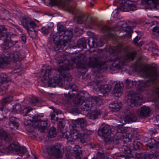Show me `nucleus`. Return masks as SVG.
<instances>
[{"label":"nucleus","instance_id":"32","mask_svg":"<svg viewBox=\"0 0 159 159\" xmlns=\"http://www.w3.org/2000/svg\"><path fill=\"white\" fill-rule=\"evenodd\" d=\"M78 133L77 131L71 132L67 137V139L71 141H74L78 139Z\"/></svg>","mask_w":159,"mask_h":159},{"label":"nucleus","instance_id":"31","mask_svg":"<svg viewBox=\"0 0 159 159\" xmlns=\"http://www.w3.org/2000/svg\"><path fill=\"white\" fill-rule=\"evenodd\" d=\"M97 39L94 38L93 39V41L91 42H90L89 40L88 41V43L89 47L90 48H96L98 46H101L102 45H99V43L97 42Z\"/></svg>","mask_w":159,"mask_h":159},{"label":"nucleus","instance_id":"10","mask_svg":"<svg viewBox=\"0 0 159 159\" xmlns=\"http://www.w3.org/2000/svg\"><path fill=\"white\" fill-rule=\"evenodd\" d=\"M134 27V25L132 26H127L126 23L122 21H120L118 23L116 27L113 29L114 30H118L122 29V30L126 32L127 33V35L129 38H131V33L132 32L131 27Z\"/></svg>","mask_w":159,"mask_h":159},{"label":"nucleus","instance_id":"34","mask_svg":"<svg viewBox=\"0 0 159 159\" xmlns=\"http://www.w3.org/2000/svg\"><path fill=\"white\" fill-rule=\"evenodd\" d=\"M78 133V135H77L78 136V139H79L80 141V142L82 143H84L85 142V141L84 140V139L87 137L86 134L83 132H79L78 131H77Z\"/></svg>","mask_w":159,"mask_h":159},{"label":"nucleus","instance_id":"25","mask_svg":"<svg viewBox=\"0 0 159 159\" xmlns=\"http://www.w3.org/2000/svg\"><path fill=\"white\" fill-rule=\"evenodd\" d=\"M0 138L7 142H9L12 140L10 135L2 129H0Z\"/></svg>","mask_w":159,"mask_h":159},{"label":"nucleus","instance_id":"27","mask_svg":"<svg viewBox=\"0 0 159 159\" xmlns=\"http://www.w3.org/2000/svg\"><path fill=\"white\" fill-rule=\"evenodd\" d=\"M101 113L100 110H96L93 111L92 113H88L87 116L89 119H96L99 118Z\"/></svg>","mask_w":159,"mask_h":159},{"label":"nucleus","instance_id":"1","mask_svg":"<svg viewBox=\"0 0 159 159\" xmlns=\"http://www.w3.org/2000/svg\"><path fill=\"white\" fill-rule=\"evenodd\" d=\"M57 64L58 67L60 68L61 75L64 80L60 76H54L49 80L48 76L51 74L52 69L50 66H48L45 68V69L42 70L41 74V80L44 84V86L55 87L56 86H58L62 87L65 85V80L68 82H70L72 80L70 75L66 71L70 70L71 67L69 61L66 60L63 61L61 59H59L57 61Z\"/></svg>","mask_w":159,"mask_h":159},{"label":"nucleus","instance_id":"6","mask_svg":"<svg viewBox=\"0 0 159 159\" xmlns=\"http://www.w3.org/2000/svg\"><path fill=\"white\" fill-rule=\"evenodd\" d=\"M120 3L122 6L121 9L124 11H134L136 9V2L129 0H122Z\"/></svg>","mask_w":159,"mask_h":159},{"label":"nucleus","instance_id":"23","mask_svg":"<svg viewBox=\"0 0 159 159\" xmlns=\"http://www.w3.org/2000/svg\"><path fill=\"white\" fill-rule=\"evenodd\" d=\"M9 60H12L14 61H20L22 60L24 57V56L20 54L17 52H11L9 55Z\"/></svg>","mask_w":159,"mask_h":159},{"label":"nucleus","instance_id":"47","mask_svg":"<svg viewBox=\"0 0 159 159\" xmlns=\"http://www.w3.org/2000/svg\"><path fill=\"white\" fill-rule=\"evenodd\" d=\"M75 157L76 159H80L82 157V151L81 148H79L76 152H75Z\"/></svg>","mask_w":159,"mask_h":159},{"label":"nucleus","instance_id":"28","mask_svg":"<svg viewBox=\"0 0 159 159\" xmlns=\"http://www.w3.org/2000/svg\"><path fill=\"white\" fill-rule=\"evenodd\" d=\"M72 122L76 126L83 128L87 126L86 120H72Z\"/></svg>","mask_w":159,"mask_h":159},{"label":"nucleus","instance_id":"59","mask_svg":"<svg viewBox=\"0 0 159 159\" xmlns=\"http://www.w3.org/2000/svg\"><path fill=\"white\" fill-rule=\"evenodd\" d=\"M140 35H138L134 39L133 42L135 45H136L138 43L137 42L140 40Z\"/></svg>","mask_w":159,"mask_h":159},{"label":"nucleus","instance_id":"16","mask_svg":"<svg viewBox=\"0 0 159 159\" xmlns=\"http://www.w3.org/2000/svg\"><path fill=\"white\" fill-rule=\"evenodd\" d=\"M144 1L147 6L146 9H158L159 7V0H141Z\"/></svg>","mask_w":159,"mask_h":159},{"label":"nucleus","instance_id":"21","mask_svg":"<svg viewBox=\"0 0 159 159\" xmlns=\"http://www.w3.org/2000/svg\"><path fill=\"white\" fill-rule=\"evenodd\" d=\"M40 120H25L24 123L25 125H29L35 129H39Z\"/></svg>","mask_w":159,"mask_h":159},{"label":"nucleus","instance_id":"43","mask_svg":"<svg viewBox=\"0 0 159 159\" xmlns=\"http://www.w3.org/2000/svg\"><path fill=\"white\" fill-rule=\"evenodd\" d=\"M13 99V97L11 96H8L4 98L2 100V102L3 103H7L11 102Z\"/></svg>","mask_w":159,"mask_h":159},{"label":"nucleus","instance_id":"3","mask_svg":"<svg viewBox=\"0 0 159 159\" xmlns=\"http://www.w3.org/2000/svg\"><path fill=\"white\" fill-rule=\"evenodd\" d=\"M84 97H81L79 93H77L74 102L75 104L81 106V108L85 111L90 109L95 104L99 105L102 102V100L96 97H90L86 102H84Z\"/></svg>","mask_w":159,"mask_h":159},{"label":"nucleus","instance_id":"15","mask_svg":"<svg viewBox=\"0 0 159 159\" xmlns=\"http://www.w3.org/2000/svg\"><path fill=\"white\" fill-rule=\"evenodd\" d=\"M22 24L28 30L31 31L36 27L35 23L30 19L26 18H23L22 21Z\"/></svg>","mask_w":159,"mask_h":159},{"label":"nucleus","instance_id":"26","mask_svg":"<svg viewBox=\"0 0 159 159\" xmlns=\"http://www.w3.org/2000/svg\"><path fill=\"white\" fill-rule=\"evenodd\" d=\"M85 56L82 54H79L76 56L73 57L71 58V61L74 63L77 64L82 63L83 61H84Z\"/></svg>","mask_w":159,"mask_h":159},{"label":"nucleus","instance_id":"64","mask_svg":"<svg viewBox=\"0 0 159 159\" xmlns=\"http://www.w3.org/2000/svg\"><path fill=\"white\" fill-rule=\"evenodd\" d=\"M130 120H120V122H122V124L121 125L122 126H123L124 124H125L127 123H129Z\"/></svg>","mask_w":159,"mask_h":159},{"label":"nucleus","instance_id":"41","mask_svg":"<svg viewBox=\"0 0 159 159\" xmlns=\"http://www.w3.org/2000/svg\"><path fill=\"white\" fill-rule=\"evenodd\" d=\"M65 125V122L64 120L59 121L57 124V127L58 129L60 130L61 132H63L62 130L63 129Z\"/></svg>","mask_w":159,"mask_h":159},{"label":"nucleus","instance_id":"14","mask_svg":"<svg viewBox=\"0 0 159 159\" xmlns=\"http://www.w3.org/2000/svg\"><path fill=\"white\" fill-rule=\"evenodd\" d=\"M135 54L136 53L135 51L132 52H127L124 57L119 58V62L122 65H124L125 62L133 60L135 56ZM118 60V58L115 61H116Z\"/></svg>","mask_w":159,"mask_h":159},{"label":"nucleus","instance_id":"2","mask_svg":"<svg viewBox=\"0 0 159 159\" xmlns=\"http://www.w3.org/2000/svg\"><path fill=\"white\" fill-rule=\"evenodd\" d=\"M133 69L135 71L143 73L147 77L149 78L152 80L157 79L159 76V72L157 73V69L154 66H144L140 61V59H138L136 61Z\"/></svg>","mask_w":159,"mask_h":159},{"label":"nucleus","instance_id":"52","mask_svg":"<svg viewBox=\"0 0 159 159\" xmlns=\"http://www.w3.org/2000/svg\"><path fill=\"white\" fill-rule=\"evenodd\" d=\"M132 133L133 138L137 140H138L140 138V135L137 131L135 130H133Z\"/></svg>","mask_w":159,"mask_h":159},{"label":"nucleus","instance_id":"13","mask_svg":"<svg viewBox=\"0 0 159 159\" xmlns=\"http://www.w3.org/2000/svg\"><path fill=\"white\" fill-rule=\"evenodd\" d=\"M7 149L9 152H15L20 154H24L27 151L26 148L24 147L20 146L13 143L10 144L7 147Z\"/></svg>","mask_w":159,"mask_h":159},{"label":"nucleus","instance_id":"35","mask_svg":"<svg viewBox=\"0 0 159 159\" xmlns=\"http://www.w3.org/2000/svg\"><path fill=\"white\" fill-rule=\"evenodd\" d=\"M48 123L47 120H40L39 129L43 131L48 126Z\"/></svg>","mask_w":159,"mask_h":159},{"label":"nucleus","instance_id":"38","mask_svg":"<svg viewBox=\"0 0 159 159\" xmlns=\"http://www.w3.org/2000/svg\"><path fill=\"white\" fill-rule=\"evenodd\" d=\"M156 141L153 139L151 138L149 140L148 143L146 144V146L148 147L150 149H152L155 146Z\"/></svg>","mask_w":159,"mask_h":159},{"label":"nucleus","instance_id":"54","mask_svg":"<svg viewBox=\"0 0 159 159\" xmlns=\"http://www.w3.org/2000/svg\"><path fill=\"white\" fill-rule=\"evenodd\" d=\"M32 110V108L30 107L25 108L23 111V115L24 116H27V114Z\"/></svg>","mask_w":159,"mask_h":159},{"label":"nucleus","instance_id":"17","mask_svg":"<svg viewBox=\"0 0 159 159\" xmlns=\"http://www.w3.org/2000/svg\"><path fill=\"white\" fill-rule=\"evenodd\" d=\"M115 86L112 91V93L116 96L119 97L122 93V87L123 84L122 83L114 82V83Z\"/></svg>","mask_w":159,"mask_h":159},{"label":"nucleus","instance_id":"36","mask_svg":"<svg viewBox=\"0 0 159 159\" xmlns=\"http://www.w3.org/2000/svg\"><path fill=\"white\" fill-rule=\"evenodd\" d=\"M121 151L126 155L129 156L131 155V151L130 148L125 145L123 146L121 148Z\"/></svg>","mask_w":159,"mask_h":159},{"label":"nucleus","instance_id":"12","mask_svg":"<svg viewBox=\"0 0 159 159\" xmlns=\"http://www.w3.org/2000/svg\"><path fill=\"white\" fill-rule=\"evenodd\" d=\"M142 99L143 97L141 96L138 95L134 92H130L128 93V101L130 103L132 106H135L137 102Z\"/></svg>","mask_w":159,"mask_h":159},{"label":"nucleus","instance_id":"18","mask_svg":"<svg viewBox=\"0 0 159 159\" xmlns=\"http://www.w3.org/2000/svg\"><path fill=\"white\" fill-rule=\"evenodd\" d=\"M120 136L117 135V133L115 135L111 134L108 138L105 139V142L107 143H111L117 144L119 143Z\"/></svg>","mask_w":159,"mask_h":159},{"label":"nucleus","instance_id":"37","mask_svg":"<svg viewBox=\"0 0 159 159\" xmlns=\"http://www.w3.org/2000/svg\"><path fill=\"white\" fill-rule=\"evenodd\" d=\"M21 110L22 107L19 104H16L15 105L13 106L12 111L14 113L15 112L19 113L21 111Z\"/></svg>","mask_w":159,"mask_h":159},{"label":"nucleus","instance_id":"40","mask_svg":"<svg viewBox=\"0 0 159 159\" xmlns=\"http://www.w3.org/2000/svg\"><path fill=\"white\" fill-rule=\"evenodd\" d=\"M8 12L6 10H0V19L2 20H7V19L6 18L7 15L8 14Z\"/></svg>","mask_w":159,"mask_h":159},{"label":"nucleus","instance_id":"61","mask_svg":"<svg viewBox=\"0 0 159 159\" xmlns=\"http://www.w3.org/2000/svg\"><path fill=\"white\" fill-rule=\"evenodd\" d=\"M115 131L116 134L117 133V132L119 133H123L124 131V130L123 129V128H122V126H120V127H118L117 129V130H115Z\"/></svg>","mask_w":159,"mask_h":159},{"label":"nucleus","instance_id":"50","mask_svg":"<svg viewBox=\"0 0 159 159\" xmlns=\"http://www.w3.org/2000/svg\"><path fill=\"white\" fill-rule=\"evenodd\" d=\"M142 159H151L153 155L148 154H142L141 155Z\"/></svg>","mask_w":159,"mask_h":159},{"label":"nucleus","instance_id":"49","mask_svg":"<svg viewBox=\"0 0 159 159\" xmlns=\"http://www.w3.org/2000/svg\"><path fill=\"white\" fill-rule=\"evenodd\" d=\"M124 137L126 139H128L127 140L128 142L131 141L132 139L133 138L132 131L131 133L126 134L124 136ZM126 141H127V140Z\"/></svg>","mask_w":159,"mask_h":159},{"label":"nucleus","instance_id":"8","mask_svg":"<svg viewBox=\"0 0 159 159\" xmlns=\"http://www.w3.org/2000/svg\"><path fill=\"white\" fill-rule=\"evenodd\" d=\"M115 132L112 131L111 127L108 125H102L98 132V134L102 137L104 138V141L105 139L108 138L111 134H114Z\"/></svg>","mask_w":159,"mask_h":159},{"label":"nucleus","instance_id":"44","mask_svg":"<svg viewBox=\"0 0 159 159\" xmlns=\"http://www.w3.org/2000/svg\"><path fill=\"white\" fill-rule=\"evenodd\" d=\"M0 80H1L3 82H8L10 80L9 79L4 73H1L0 74Z\"/></svg>","mask_w":159,"mask_h":159},{"label":"nucleus","instance_id":"22","mask_svg":"<svg viewBox=\"0 0 159 159\" xmlns=\"http://www.w3.org/2000/svg\"><path fill=\"white\" fill-rule=\"evenodd\" d=\"M61 32L62 33V35L64 36V41L65 42H68L69 45L67 46H69L70 40L73 36L72 32L71 30H68Z\"/></svg>","mask_w":159,"mask_h":159},{"label":"nucleus","instance_id":"58","mask_svg":"<svg viewBox=\"0 0 159 159\" xmlns=\"http://www.w3.org/2000/svg\"><path fill=\"white\" fill-rule=\"evenodd\" d=\"M70 90L72 92L74 91L76 92L78 90V87L75 84H71Z\"/></svg>","mask_w":159,"mask_h":159},{"label":"nucleus","instance_id":"33","mask_svg":"<svg viewBox=\"0 0 159 159\" xmlns=\"http://www.w3.org/2000/svg\"><path fill=\"white\" fill-rule=\"evenodd\" d=\"M121 50V45L115 47H110L108 51L111 53H116L120 51Z\"/></svg>","mask_w":159,"mask_h":159},{"label":"nucleus","instance_id":"60","mask_svg":"<svg viewBox=\"0 0 159 159\" xmlns=\"http://www.w3.org/2000/svg\"><path fill=\"white\" fill-rule=\"evenodd\" d=\"M110 29V28L107 25H104L102 28V30L103 32H107Z\"/></svg>","mask_w":159,"mask_h":159},{"label":"nucleus","instance_id":"4","mask_svg":"<svg viewBox=\"0 0 159 159\" xmlns=\"http://www.w3.org/2000/svg\"><path fill=\"white\" fill-rule=\"evenodd\" d=\"M7 28L4 26H1L0 27V39L3 40L4 43L2 48L6 49L13 46L18 42L17 40L15 39L14 37H11L10 34L7 32Z\"/></svg>","mask_w":159,"mask_h":159},{"label":"nucleus","instance_id":"62","mask_svg":"<svg viewBox=\"0 0 159 159\" xmlns=\"http://www.w3.org/2000/svg\"><path fill=\"white\" fill-rule=\"evenodd\" d=\"M41 32L43 34H47L49 33V31L48 30H47L46 28L45 27H43L41 29Z\"/></svg>","mask_w":159,"mask_h":159},{"label":"nucleus","instance_id":"9","mask_svg":"<svg viewBox=\"0 0 159 159\" xmlns=\"http://www.w3.org/2000/svg\"><path fill=\"white\" fill-rule=\"evenodd\" d=\"M89 61L87 63L88 66L93 68L97 67L98 69L101 70L103 65L101 64L100 57L94 55L89 57Z\"/></svg>","mask_w":159,"mask_h":159},{"label":"nucleus","instance_id":"19","mask_svg":"<svg viewBox=\"0 0 159 159\" xmlns=\"http://www.w3.org/2000/svg\"><path fill=\"white\" fill-rule=\"evenodd\" d=\"M139 113L138 115L142 118H144L149 116L151 112L150 108L146 106H144L141 107L140 109H139Z\"/></svg>","mask_w":159,"mask_h":159},{"label":"nucleus","instance_id":"63","mask_svg":"<svg viewBox=\"0 0 159 159\" xmlns=\"http://www.w3.org/2000/svg\"><path fill=\"white\" fill-rule=\"evenodd\" d=\"M63 26L61 25H58L57 26V30L58 32H61L63 31Z\"/></svg>","mask_w":159,"mask_h":159},{"label":"nucleus","instance_id":"45","mask_svg":"<svg viewBox=\"0 0 159 159\" xmlns=\"http://www.w3.org/2000/svg\"><path fill=\"white\" fill-rule=\"evenodd\" d=\"M133 148L134 150H139L141 145V143L138 141H134L133 143Z\"/></svg>","mask_w":159,"mask_h":159},{"label":"nucleus","instance_id":"20","mask_svg":"<svg viewBox=\"0 0 159 159\" xmlns=\"http://www.w3.org/2000/svg\"><path fill=\"white\" fill-rule=\"evenodd\" d=\"M139 86L137 87V90L139 92H142L146 90L148 87L150 85V82L148 81H146L144 82L140 81L139 82Z\"/></svg>","mask_w":159,"mask_h":159},{"label":"nucleus","instance_id":"7","mask_svg":"<svg viewBox=\"0 0 159 159\" xmlns=\"http://www.w3.org/2000/svg\"><path fill=\"white\" fill-rule=\"evenodd\" d=\"M47 152L48 154L57 159H61L63 153L57 146H53L47 148Z\"/></svg>","mask_w":159,"mask_h":159},{"label":"nucleus","instance_id":"48","mask_svg":"<svg viewBox=\"0 0 159 159\" xmlns=\"http://www.w3.org/2000/svg\"><path fill=\"white\" fill-rule=\"evenodd\" d=\"M56 129L53 127L49 130L48 132V135L51 137H54L56 135Z\"/></svg>","mask_w":159,"mask_h":159},{"label":"nucleus","instance_id":"56","mask_svg":"<svg viewBox=\"0 0 159 159\" xmlns=\"http://www.w3.org/2000/svg\"><path fill=\"white\" fill-rule=\"evenodd\" d=\"M101 159H114L113 157L110 155L105 156L103 154H101L100 155Z\"/></svg>","mask_w":159,"mask_h":159},{"label":"nucleus","instance_id":"51","mask_svg":"<svg viewBox=\"0 0 159 159\" xmlns=\"http://www.w3.org/2000/svg\"><path fill=\"white\" fill-rule=\"evenodd\" d=\"M135 115L133 112H131V113L127 114L125 116L124 119H131L132 120L133 118H135Z\"/></svg>","mask_w":159,"mask_h":159},{"label":"nucleus","instance_id":"55","mask_svg":"<svg viewBox=\"0 0 159 159\" xmlns=\"http://www.w3.org/2000/svg\"><path fill=\"white\" fill-rule=\"evenodd\" d=\"M149 45V49L151 50L152 51L153 48H157V45L156 44L153 43L152 42H150Z\"/></svg>","mask_w":159,"mask_h":159},{"label":"nucleus","instance_id":"53","mask_svg":"<svg viewBox=\"0 0 159 159\" xmlns=\"http://www.w3.org/2000/svg\"><path fill=\"white\" fill-rule=\"evenodd\" d=\"M44 116L43 114L40 113L35 115L34 116H33L32 117L33 119H40L41 118H43Z\"/></svg>","mask_w":159,"mask_h":159},{"label":"nucleus","instance_id":"57","mask_svg":"<svg viewBox=\"0 0 159 159\" xmlns=\"http://www.w3.org/2000/svg\"><path fill=\"white\" fill-rule=\"evenodd\" d=\"M31 30L32 31L28 30V33L29 34L30 36L31 37H33L34 36V35L36 36L37 33V32L35 30H34L33 31V30H34V29H31Z\"/></svg>","mask_w":159,"mask_h":159},{"label":"nucleus","instance_id":"46","mask_svg":"<svg viewBox=\"0 0 159 159\" xmlns=\"http://www.w3.org/2000/svg\"><path fill=\"white\" fill-rule=\"evenodd\" d=\"M9 124L10 126V127L11 128H13L12 126L17 128L19 126V124L18 123L15 122L14 120H11L9 122Z\"/></svg>","mask_w":159,"mask_h":159},{"label":"nucleus","instance_id":"11","mask_svg":"<svg viewBox=\"0 0 159 159\" xmlns=\"http://www.w3.org/2000/svg\"><path fill=\"white\" fill-rule=\"evenodd\" d=\"M95 87L96 89L98 88L103 96H107L110 92L111 89L110 85L107 84L103 85L100 81H97L95 82Z\"/></svg>","mask_w":159,"mask_h":159},{"label":"nucleus","instance_id":"5","mask_svg":"<svg viewBox=\"0 0 159 159\" xmlns=\"http://www.w3.org/2000/svg\"><path fill=\"white\" fill-rule=\"evenodd\" d=\"M63 38L64 36L62 35V33L61 32H57L53 34L52 38L55 44L54 47L56 51L61 52V50H63L64 47L69 45L68 42L64 41Z\"/></svg>","mask_w":159,"mask_h":159},{"label":"nucleus","instance_id":"30","mask_svg":"<svg viewBox=\"0 0 159 159\" xmlns=\"http://www.w3.org/2000/svg\"><path fill=\"white\" fill-rule=\"evenodd\" d=\"M86 44L85 39L84 38H81L78 41L76 46L82 50L83 48H86Z\"/></svg>","mask_w":159,"mask_h":159},{"label":"nucleus","instance_id":"29","mask_svg":"<svg viewBox=\"0 0 159 159\" xmlns=\"http://www.w3.org/2000/svg\"><path fill=\"white\" fill-rule=\"evenodd\" d=\"M10 60L7 57H5L0 58V68H3L6 67L9 64Z\"/></svg>","mask_w":159,"mask_h":159},{"label":"nucleus","instance_id":"39","mask_svg":"<svg viewBox=\"0 0 159 159\" xmlns=\"http://www.w3.org/2000/svg\"><path fill=\"white\" fill-rule=\"evenodd\" d=\"M137 84L136 81H133L128 79L126 80L125 84L126 87L128 88H130L133 85H136Z\"/></svg>","mask_w":159,"mask_h":159},{"label":"nucleus","instance_id":"24","mask_svg":"<svg viewBox=\"0 0 159 159\" xmlns=\"http://www.w3.org/2000/svg\"><path fill=\"white\" fill-rule=\"evenodd\" d=\"M122 107V104L120 102H115L110 104L109 105V108L112 111H117L120 110Z\"/></svg>","mask_w":159,"mask_h":159},{"label":"nucleus","instance_id":"42","mask_svg":"<svg viewBox=\"0 0 159 159\" xmlns=\"http://www.w3.org/2000/svg\"><path fill=\"white\" fill-rule=\"evenodd\" d=\"M39 99L36 97H32L30 99V102L32 106H35L36 104L40 102Z\"/></svg>","mask_w":159,"mask_h":159}]
</instances>
